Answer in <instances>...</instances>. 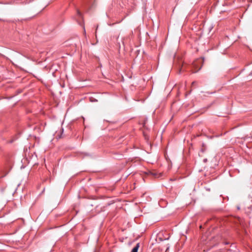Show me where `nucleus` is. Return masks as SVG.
<instances>
[{"instance_id": "obj_1", "label": "nucleus", "mask_w": 252, "mask_h": 252, "mask_svg": "<svg viewBox=\"0 0 252 252\" xmlns=\"http://www.w3.org/2000/svg\"><path fill=\"white\" fill-rule=\"evenodd\" d=\"M139 248V243H137L136 246L132 249L131 252H138Z\"/></svg>"}, {"instance_id": "obj_2", "label": "nucleus", "mask_w": 252, "mask_h": 252, "mask_svg": "<svg viewBox=\"0 0 252 252\" xmlns=\"http://www.w3.org/2000/svg\"><path fill=\"white\" fill-rule=\"evenodd\" d=\"M77 15H78L79 17L81 18V17H82V14H81V12H80V11H79V10H77Z\"/></svg>"}, {"instance_id": "obj_3", "label": "nucleus", "mask_w": 252, "mask_h": 252, "mask_svg": "<svg viewBox=\"0 0 252 252\" xmlns=\"http://www.w3.org/2000/svg\"><path fill=\"white\" fill-rule=\"evenodd\" d=\"M83 29H84V33H86V31H85V27L84 26H83Z\"/></svg>"}, {"instance_id": "obj_4", "label": "nucleus", "mask_w": 252, "mask_h": 252, "mask_svg": "<svg viewBox=\"0 0 252 252\" xmlns=\"http://www.w3.org/2000/svg\"><path fill=\"white\" fill-rule=\"evenodd\" d=\"M183 67H183V66H182V67H181V68H180V72H181V70H182V69H183Z\"/></svg>"}, {"instance_id": "obj_5", "label": "nucleus", "mask_w": 252, "mask_h": 252, "mask_svg": "<svg viewBox=\"0 0 252 252\" xmlns=\"http://www.w3.org/2000/svg\"><path fill=\"white\" fill-rule=\"evenodd\" d=\"M195 83H196V82H195V81H194V82H193L192 83V85H195Z\"/></svg>"}, {"instance_id": "obj_6", "label": "nucleus", "mask_w": 252, "mask_h": 252, "mask_svg": "<svg viewBox=\"0 0 252 252\" xmlns=\"http://www.w3.org/2000/svg\"><path fill=\"white\" fill-rule=\"evenodd\" d=\"M203 161H204V162H206V161H207V159L206 158V159H204L203 160Z\"/></svg>"}, {"instance_id": "obj_7", "label": "nucleus", "mask_w": 252, "mask_h": 252, "mask_svg": "<svg viewBox=\"0 0 252 252\" xmlns=\"http://www.w3.org/2000/svg\"><path fill=\"white\" fill-rule=\"evenodd\" d=\"M237 209H238V210H239V209H240V207H237Z\"/></svg>"}]
</instances>
